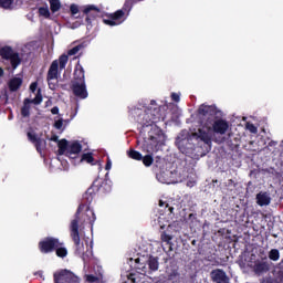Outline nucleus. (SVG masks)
I'll list each match as a JSON object with an SVG mask.
<instances>
[{
    "instance_id": "423d86ee",
    "label": "nucleus",
    "mask_w": 283,
    "mask_h": 283,
    "mask_svg": "<svg viewBox=\"0 0 283 283\" xmlns=\"http://www.w3.org/2000/svg\"><path fill=\"white\" fill-rule=\"evenodd\" d=\"M149 145L150 146L146 148L148 154H151V151H158V149L165 145V134L159 133L156 136H150Z\"/></svg>"
},
{
    "instance_id": "2f4dec72",
    "label": "nucleus",
    "mask_w": 283,
    "mask_h": 283,
    "mask_svg": "<svg viewBox=\"0 0 283 283\" xmlns=\"http://www.w3.org/2000/svg\"><path fill=\"white\" fill-rule=\"evenodd\" d=\"M161 240H163V242H167V243H169V242H171V235H169V234H167V233H163L161 234Z\"/></svg>"
},
{
    "instance_id": "aec40b11",
    "label": "nucleus",
    "mask_w": 283,
    "mask_h": 283,
    "mask_svg": "<svg viewBox=\"0 0 283 283\" xmlns=\"http://www.w3.org/2000/svg\"><path fill=\"white\" fill-rule=\"evenodd\" d=\"M85 280L88 283H104L103 277L95 276L94 274H86Z\"/></svg>"
},
{
    "instance_id": "f704fd0d",
    "label": "nucleus",
    "mask_w": 283,
    "mask_h": 283,
    "mask_svg": "<svg viewBox=\"0 0 283 283\" xmlns=\"http://www.w3.org/2000/svg\"><path fill=\"white\" fill-rule=\"evenodd\" d=\"M85 199L87 202H92V189H88L85 193Z\"/></svg>"
},
{
    "instance_id": "c756f323",
    "label": "nucleus",
    "mask_w": 283,
    "mask_h": 283,
    "mask_svg": "<svg viewBox=\"0 0 283 283\" xmlns=\"http://www.w3.org/2000/svg\"><path fill=\"white\" fill-rule=\"evenodd\" d=\"M55 129H63V118L56 119L54 123Z\"/></svg>"
},
{
    "instance_id": "6e6552de",
    "label": "nucleus",
    "mask_w": 283,
    "mask_h": 283,
    "mask_svg": "<svg viewBox=\"0 0 283 283\" xmlns=\"http://www.w3.org/2000/svg\"><path fill=\"white\" fill-rule=\"evenodd\" d=\"M59 247H61L59 239L50 238L40 242V249L42 253H50V251H54V249H59Z\"/></svg>"
},
{
    "instance_id": "0eeeda50",
    "label": "nucleus",
    "mask_w": 283,
    "mask_h": 283,
    "mask_svg": "<svg viewBox=\"0 0 283 283\" xmlns=\"http://www.w3.org/2000/svg\"><path fill=\"white\" fill-rule=\"evenodd\" d=\"M32 103H34V105H41V103H43V96L41 95V91H38V94L35 95L33 101H30V99L24 101V105L21 111L22 116L24 117L30 116V107H32Z\"/></svg>"
},
{
    "instance_id": "5701e85b",
    "label": "nucleus",
    "mask_w": 283,
    "mask_h": 283,
    "mask_svg": "<svg viewBox=\"0 0 283 283\" xmlns=\"http://www.w3.org/2000/svg\"><path fill=\"white\" fill-rule=\"evenodd\" d=\"M13 3L14 0H0V8H4V10H10Z\"/></svg>"
},
{
    "instance_id": "f03ea898",
    "label": "nucleus",
    "mask_w": 283,
    "mask_h": 283,
    "mask_svg": "<svg viewBox=\"0 0 283 283\" xmlns=\"http://www.w3.org/2000/svg\"><path fill=\"white\" fill-rule=\"evenodd\" d=\"M59 65L60 70H64L65 65H67V55H61L59 60L52 62L48 73L50 90H56V85H59Z\"/></svg>"
},
{
    "instance_id": "7ed1b4c3",
    "label": "nucleus",
    "mask_w": 283,
    "mask_h": 283,
    "mask_svg": "<svg viewBox=\"0 0 283 283\" xmlns=\"http://www.w3.org/2000/svg\"><path fill=\"white\" fill-rule=\"evenodd\" d=\"M73 93L78 98H87V88L85 86V71L81 64L75 66L74 71V82H73Z\"/></svg>"
},
{
    "instance_id": "ddd939ff",
    "label": "nucleus",
    "mask_w": 283,
    "mask_h": 283,
    "mask_svg": "<svg viewBox=\"0 0 283 283\" xmlns=\"http://www.w3.org/2000/svg\"><path fill=\"white\" fill-rule=\"evenodd\" d=\"M212 127V132H214L216 134H227V132H229V123H227V120L224 119H218L216 122L212 123L211 125Z\"/></svg>"
},
{
    "instance_id": "6ab92c4d",
    "label": "nucleus",
    "mask_w": 283,
    "mask_h": 283,
    "mask_svg": "<svg viewBox=\"0 0 283 283\" xmlns=\"http://www.w3.org/2000/svg\"><path fill=\"white\" fill-rule=\"evenodd\" d=\"M268 256L270 260H272V262H277V260H280V250L277 249L270 250V252L268 253Z\"/></svg>"
},
{
    "instance_id": "de8ad7c7",
    "label": "nucleus",
    "mask_w": 283,
    "mask_h": 283,
    "mask_svg": "<svg viewBox=\"0 0 283 283\" xmlns=\"http://www.w3.org/2000/svg\"><path fill=\"white\" fill-rule=\"evenodd\" d=\"M139 259H136V262H138Z\"/></svg>"
},
{
    "instance_id": "c03bdc74",
    "label": "nucleus",
    "mask_w": 283,
    "mask_h": 283,
    "mask_svg": "<svg viewBox=\"0 0 283 283\" xmlns=\"http://www.w3.org/2000/svg\"><path fill=\"white\" fill-rule=\"evenodd\" d=\"M0 76H3V69L0 67Z\"/></svg>"
},
{
    "instance_id": "4c0bfd02",
    "label": "nucleus",
    "mask_w": 283,
    "mask_h": 283,
    "mask_svg": "<svg viewBox=\"0 0 283 283\" xmlns=\"http://www.w3.org/2000/svg\"><path fill=\"white\" fill-rule=\"evenodd\" d=\"M105 169H106V171H109V169H112V159L107 158V163H106Z\"/></svg>"
},
{
    "instance_id": "412c9836",
    "label": "nucleus",
    "mask_w": 283,
    "mask_h": 283,
    "mask_svg": "<svg viewBox=\"0 0 283 283\" xmlns=\"http://www.w3.org/2000/svg\"><path fill=\"white\" fill-rule=\"evenodd\" d=\"M80 163H87L88 165H92V163H94V157L91 153L83 154Z\"/></svg>"
},
{
    "instance_id": "2eb2a0df",
    "label": "nucleus",
    "mask_w": 283,
    "mask_h": 283,
    "mask_svg": "<svg viewBox=\"0 0 283 283\" xmlns=\"http://www.w3.org/2000/svg\"><path fill=\"white\" fill-rule=\"evenodd\" d=\"M198 136L205 143H210L211 142V126L207 125L203 128H199V135Z\"/></svg>"
},
{
    "instance_id": "1a4fd4ad",
    "label": "nucleus",
    "mask_w": 283,
    "mask_h": 283,
    "mask_svg": "<svg viewBox=\"0 0 283 283\" xmlns=\"http://www.w3.org/2000/svg\"><path fill=\"white\" fill-rule=\"evenodd\" d=\"M123 21H125V12L122 10L116 11L115 13L111 14L109 18L103 20L105 25H120Z\"/></svg>"
},
{
    "instance_id": "79ce46f5",
    "label": "nucleus",
    "mask_w": 283,
    "mask_h": 283,
    "mask_svg": "<svg viewBox=\"0 0 283 283\" xmlns=\"http://www.w3.org/2000/svg\"><path fill=\"white\" fill-rule=\"evenodd\" d=\"M134 114H143V111H140V109H135V111H134Z\"/></svg>"
},
{
    "instance_id": "bb28decb",
    "label": "nucleus",
    "mask_w": 283,
    "mask_h": 283,
    "mask_svg": "<svg viewBox=\"0 0 283 283\" xmlns=\"http://www.w3.org/2000/svg\"><path fill=\"white\" fill-rule=\"evenodd\" d=\"M56 249V255L59 258H65L67 255V249L65 248H55Z\"/></svg>"
},
{
    "instance_id": "a18cd8bd",
    "label": "nucleus",
    "mask_w": 283,
    "mask_h": 283,
    "mask_svg": "<svg viewBox=\"0 0 283 283\" xmlns=\"http://www.w3.org/2000/svg\"><path fill=\"white\" fill-rule=\"evenodd\" d=\"M165 203L163 201H159V207H164Z\"/></svg>"
},
{
    "instance_id": "4468645a",
    "label": "nucleus",
    "mask_w": 283,
    "mask_h": 283,
    "mask_svg": "<svg viewBox=\"0 0 283 283\" xmlns=\"http://www.w3.org/2000/svg\"><path fill=\"white\" fill-rule=\"evenodd\" d=\"M256 205L259 207H268V205H271V196L268 192H259L256 195Z\"/></svg>"
},
{
    "instance_id": "9b49d317",
    "label": "nucleus",
    "mask_w": 283,
    "mask_h": 283,
    "mask_svg": "<svg viewBox=\"0 0 283 283\" xmlns=\"http://www.w3.org/2000/svg\"><path fill=\"white\" fill-rule=\"evenodd\" d=\"M210 277L212 282L216 283H229V276L227 275V272L221 269L212 270L210 273Z\"/></svg>"
},
{
    "instance_id": "473e14b6",
    "label": "nucleus",
    "mask_w": 283,
    "mask_h": 283,
    "mask_svg": "<svg viewBox=\"0 0 283 283\" xmlns=\"http://www.w3.org/2000/svg\"><path fill=\"white\" fill-rule=\"evenodd\" d=\"M92 10H98V9L96 7H94V6H86L84 8V13L85 14H90V12H92Z\"/></svg>"
},
{
    "instance_id": "4be33fe9",
    "label": "nucleus",
    "mask_w": 283,
    "mask_h": 283,
    "mask_svg": "<svg viewBox=\"0 0 283 283\" xmlns=\"http://www.w3.org/2000/svg\"><path fill=\"white\" fill-rule=\"evenodd\" d=\"M127 154L129 158H133V160H143V155L139 151L130 149L127 151Z\"/></svg>"
},
{
    "instance_id": "a878e982",
    "label": "nucleus",
    "mask_w": 283,
    "mask_h": 283,
    "mask_svg": "<svg viewBox=\"0 0 283 283\" xmlns=\"http://www.w3.org/2000/svg\"><path fill=\"white\" fill-rule=\"evenodd\" d=\"M40 15L49 19L50 17V9L48 7H42L39 9Z\"/></svg>"
},
{
    "instance_id": "7c9ffc66",
    "label": "nucleus",
    "mask_w": 283,
    "mask_h": 283,
    "mask_svg": "<svg viewBox=\"0 0 283 283\" xmlns=\"http://www.w3.org/2000/svg\"><path fill=\"white\" fill-rule=\"evenodd\" d=\"M81 46H75L69 51V56H74V54H78Z\"/></svg>"
},
{
    "instance_id": "58836bf2",
    "label": "nucleus",
    "mask_w": 283,
    "mask_h": 283,
    "mask_svg": "<svg viewBox=\"0 0 283 283\" xmlns=\"http://www.w3.org/2000/svg\"><path fill=\"white\" fill-rule=\"evenodd\" d=\"M36 87H38L36 82H33V83L30 85L31 92H36Z\"/></svg>"
},
{
    "instance_id": "c85d7f7f",
    "label": "nucleus",
    "mask_w": 283,
    "mask_h": 283,
    "mask_svg": "<svg viewBox=\"0 0 283 283\" xmlns=\"http://www.w3.org/2000/svg\"><path fill=\"white\" fill-rule=\"evenodd\" d=\"M87 211H92V208H90L87 205L80 206L78 213H87Z\"/></svg>"
},
{
    "instance_id": "ea45409f",
    "label": "nucleus",
    "mask_w": 283,
    "mask_h": 283,
    "mask_svg": "<svg viewBox=\"0 0 283 283\" xmlns=\"http://www.w3.org/2000/svg\"><path fill=\"white\" fill-rule=\"evenodd\" d=\"M51 113L52 114H54V115H56V114H59V107H53L52 109H51Z\"/></svg>"
},
{
    "instance_id": "72a5a7b5",
    "label": "nucleus",
    "mask_w": 283,
    "mask_h": 283,
    "mask_svg": "<svg viewBox=\"0 0 283 283\" xmlns=\"http://www.w3.org/2000/svg\"><path fill=\"white\" fill-rule=\"evenodd\" d=\"M70 10H71L72 14H78V6L71 4Z\"/></svg>"
},
{
    "instance_id": "f8f14e48",
    "label": "nucleus",
    "mask_w": 283,
    "mask_h": 283,
    "mask_svg": "<svg viewBox=\"0 0 283 283\" xmlns=\"http://www.w3.org/2000/svg\"><path fill=\"white\" fill-rule=\"evenodd\" d=\"M271 271V264L269 261H255L253 265V272L255 275H262L264 273H269Z\"/></svg>"
},
{
    "instance_id": "cd10ccee",
    "label": "nucleus",
    "mask_w": 283,
    "mask_h": 283,
    "mask_svg": "<svg viewBox=\"0 0 283 283\" xmlns=\"http://www.w3.org/2000/svg\"><path fill=\"white\" fill-rule=\"evenodd\" d=\"M245 127L248 132H251V134H258V127H255V125L248 123Z\"/></svg>"
},
{
    "instance_id": "39448f33",
    "label": "nucleus",
    "mask_w": 283,
    "mask_h": 283,
    "mask_svg": "<svg viewBox=\"0 0 283 283\" xmlns=\"http://www.w3.org/2000/svg\"><path fill=\"white\" fill-rule=\"evenodd\" d=\"M54 280H55V283H81L78 281V276H76L74 273L67 270H62L60 272H56L54 274Z\"/></svg>"
},
{
    "instance_id": "37998d69",
    "label": "nucleus",
    "mask_w": 283,
    "mask_h": 283,
    "mask_svg": "<svg viewBox=\"0 0 283 283\" xmlns=\"http://www.w3.org/2000/svg\"><path fill=\"white\" fill-rule=\"evenodd\" d=\"M28 136L31 140H34V136H32V134L29 133Z\"/></svg>"
},
{
    "instance_id": "b1692460",
    "label": "nucleus",
    "mask_w": 283,
    "mask_h": 283,
    "mask_svg": "<svg viewBox=\"0 0 283 283\" xmlns=\"http://www.w3.org/2000/svg\"><path fill=\"white\" fill-rule=\"evenodd\" d=\"M157 179L159 180V182H163V185H169V179L167 178V174L165 172H160L159 175H157Z\"/></svg>"
},
{
    "instance_id": "dca6fc26",
    "label": "nucleus",
    "mask_w": 283,
    "mask_h": 283,
    "mask_svg": "<svg viewBox=\"0 0 283 283\" xmlns=\"http://www.w3.org/2000/svg\"><path fill=\"white\" fill-rule=\"evenodd\" d=\"M22 83H23V80H21V77H13L9 82V87H10L11 92H17V90H19V87H21Z\"/></svg>"
},
{
    "instance_id": "f3484780",
    "label": "nucleus",
    "mask_w": 283,
    "mask_h": 283,
    "mask_svg": "<svg viewBox=\"0 0 283 283\" xmlns=\"http://www.w3.org/2000/svg\"><path fill=\"white\" fill-rule=\"evenodd\" d=\"M50 3V10L51 12H59V10H61L62 4H61V0H48Z\"/></svg>"
},
{
    "instance_id": "f257e3e1",
    "label": "nucleus",
    "mask_w": 283,
    "mask_h": 283,
    "mask_svg": "<svg viewBox=\"0 0 283 283\" xmlns=\"http://www.w3.org/2000/svg\"><path fill=\"white\" fill-rule=\"evenodd\" d=\"M57 147L59 155L67 156V158H71V160H76V158H78V155L83 150V146L76 140L67 142V139H61L60 142H57Z\"/></svg>"
},
{
    "instance_id": "20e7f679",
    "label": "nucleus",
    "mask_w": 283,
    "mask_h": 283,
    "mask_svg": "<svg viewBox=\"0 0 283 283\" xmlns=\"http://www.w3.org/2000/svg\"><path fill=\"white\" fill-rule=\"evenodd\" d=\"M0 56L2 59H6L7 61H10L13 70H17V66L21 63V57L19 56V53L13 52L10 46L2 48L0 50Z\"/></svg>"
},
{
    "instance_id": "9d476101",
    "label": "nucleus",
    "mask_w": 283,
    "mask_h": 283,
    "mask_svg": "<svg viewBox=\"0 0 283 283\" xmlns=\"http://www.w3.org/2000/svg\"><path fill=\"white\" fill-rule=\"evenodd\" d=\"M81 222V217H76L72 222H71V237L76 247L81 244V234L78 233V223Z\"/></svg>"
},
{
    "instance_id": "c9c22d12",
    "label": "nucleus",
    "mask_w": 283,
    "mask_h": 283,
    "mask_svg": "<svg viewBox=\"0 0 283 283\" xmlns=\"http://www.w3.org/2000/svg\"><path fill=\"white\" fill-rule=\"evenodd\" d=\"M209 112V106H200L199 114H207Z\"/></svg>"
},
{
    "instance_id": "a211bd4d",
    "label": "nucleus",
    "mask_w": 283,
    "mask_h": 283,
    "mask_svg": "<svg viewBox=\"0 0 283 283\" xmlns=\"http://www.w3.org/2000/svg\"><path fill=\"white\" fill-rule=\"evenodd\" d=\"M148 266L150 271H158V266H159L158 258L150 256L148 259Z\"/></svg>"
},
{
    "instance_id": "393cba45",
    "label": "nucleus",
    "mask_w": 283,
    "mask_h": 283,
    "mask_svg": "<svg viewBox=\"0 0 283 283\" xmlns=\"http://www.w3.org/2000/svg\"><path fill=\"white\" fill-rule=\"evenodd\" d=\"M143 164L145 165V167H151V165L154 164V157L153 156H145L143 158Z\"/></svg>"
},
{
    "instance_id": "e433bc0d",
    "label": "nucleus",
    "mask_w": 283,
    "mask_h": 283,
    "mask_svg": "<svg viewBox=\"0 0 283 283\" xmlns=\"http://www.w3.org/2000/svg\"><path fill=\"white\" fill-rule=\"evenodd\" d=\"M171 98L172 101H176V103L180 102V95L178 93H172Z\"/></svg>"
},
{
    "instance_id": "49530a36",
    "label": "nucleus",
    "mask_w": 283,
    "mask_h": 283,
    "mask_svg": "<svg viewBox=\"0 0 283 283\" xmlns=\"http://www.w3.org/2000/svg\"><path fill=\"white\" fill-rule=\"evenodd\" d=\"M169 211H174V208H169Z\"/></svg>"
},
{
    "instance_id": "a19ab883",
    "label": "nucleus",
    "mask_w": 283,
    "mask_h": 283,
    "mask_svg": "<svg viewBox=\"0 0 283 283\" xmlns=\"http://www.w3.org/2000/svg\"><path fill=\"white\" fill-rule=\"evenodd\" d=\"M51 140H53V143H59L60 140H59V136H56V135H53L52 137H51Z\"/></svg>"
}]
</instances>
